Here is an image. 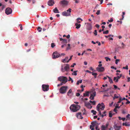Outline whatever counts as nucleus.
<instances>
[{
	"instance_id": "nucleus-1",
	"label": "nucleus",
	"mask_w": 130,
	"mask_h": 130,
	"mask_svg": "<svg viewBox=\"0 0 130 130\" xmlns=\"http://www.w3.org/2000/svg\"><path fill=\"white\" fill-rule=\"evenodd\" d=\"M80 107L78 105H72L70 107V110L73 112H76L80 108Z\"/></svg>"
},
{
	"instance_id": "nucleus-2",
	"label": "nucleus",
	"mask_w": 130,
	"mask_h": 130,
	"mask_svg": "<svg viewBox=\"0 0 130 130\" xmlns=\"http://www.w3.org/2000/svg\"><path fill=\"white\" fill-rule=\"evenodd\" d=\"M68 87L63 86L61 87L59 89V92L61 94H64L66 92Z\"/></svg>"
},
{
	"instance_id": "nucleus-3",
	"label": "nucleus",
	"mask_w": 130,
	"mask_h": 130,
	"mask_svg": "<svg viewBox=\"0 0 130 130\" xmlns=\"http://www.w3.org/2000/svg\"><path fill=\"white\" fill-rule=\"evenodd\" d=\"M71 8H69L66 11H64L62 13V14L64 16H69L70 15L71 10Z\"/></svg>"
},
{
	"instance_id": "nucleus-4",
	"label": "nucleus",
	"mask_w": 130,
	"mask_h": 130,
	"mask_svg": "<svg viewBox=\"0 0 130 130\" xmlns=\"http://www.w3.org/2000/svg\"><path fill=\"white\" fill-rule=\"evenodd\" d=\"M61 55H60V54H59L58 52L57 51H55L54 52L53 54V58L55 59L59 57L60 56H61Z\"/></svg>"
},
{
	"instance_id": "nucleus-5",
	"label": "nucleus",
	"mask_w": 130,
	"mask_h": 130,
	"mask_svg": "<svg viewBox=\"0 0 130 130\" xmlns=\"http://www.w3.org/2000/svg\"><path fill=\"white\" fill-rule=\"evenodd\" d=\"M69 3V2L67 1L63 0L60 2V4L62 5V6H66Z\"/></svg>"
},
{
	"instance_id": "nucleus-6",
	"label": "nucleus",
	"mask_w": 130,
	"mask_h": 130,
	"mask_svg": "<svg viewBox=\"0 0 130 130\" xmlns=\"http://www.w3.org/2000/svg\"><path fill=\"white\" fill-rule=\"evenodd\" d=\"M12 11V9L10 8H7L5 10V13L7 15L11 14Z\"/></svg>"
},
{
	"instance_id": "nucleus-7",
	"label": "nucleus",
	"mask_w": 130,
	"mask_h": 130,
	"mask_svg": "<svg viewBox=\"0 0 130 130\" xmlns=\"http://www.w3.org/2000/svg\"><path fill=\"white\" fill-rule=\"evenodd\" d=\"M49 86L45 85H43L42 87L43 90L44 91H47L49 89Z\"/></svg>"
},
{
	"instance_id": "nucleus-8",
	"label": "nucleus",
	"mask_w": 130,
	"mask_h": 130,
	"mask_svg": "<svg viewBox=\"0 0 130 130\" xmlns=\"http://www.w3.org/2000/svg\"><path fill=\"white\" fill-rule=\"evenodd\" d=\"M122 74H121L119 76H117L116 77H114L113 78V80L115 82H118V79L120 78L122 76Z\"/></svg>"
},
{
	"instance_id": "nucleus-9",
	"label": "nucleus",
	"mask_w": 130,
	"mask_h": 130,
	"mask_svg": "<svg viewBox=\"0 0 130 130\" xmlns=\"http://www.w3.org/2000/svg\"><path fill=\"white\" fill-rule=\"evenodd\" d=\"M96 70L99 72H103L104 71V68L103 67H97L96 68Z\"/></svg>"
},
{
	"instance_id": "nucleus-10",
	"label": "nucleus",
	"mask_w": 130,
	"mask_h": 130,
	"mask_svg": "<svg viewBox=\"0 0 130 130\" xmlns=\"http://www.w3.org/2000/svg\"><path fill=\"white\" fill-rule=\"evenodd\" d=\"M101 105L100 104H99L96 106V109L99 112V114L101 115L102 113L101 111L100 110V107Z\"/></svg>"
},
{
	"instance_id": "nucleus-11",
	"label": "nucleus",
	"mask_w": 130,
	"mask_h": 130,
	"mask_svg": "<svg viewBox=\"0 0 130 130\" xmlns=\"http://www.w3.org/2000/svg\"><path fill=\"white\" fill-rule=\"evenodd\" d=\"M67 94L69 96H71L73 94L71 89H70L67 93Z\"/></svg>"
},
{
	"instance_id": "nucleus-12",
	"label": "nucleus",
	"mask_w": 130,
	"mask_h": 130,
	"mask_svg": "<svg viewBox=\"0 0 130 130\" xmlns=\"http://www.w3.org/2000/svg\"><path fill=\"white\" fill-rule=\"evenodd\" d=\"M54 3V0H50L48 2V4L50 6H53Z\"/></svg>"
},
{
	"instance_id": "nucleus-13",
	"label": "nucleus",
	"mask_w": 130,
	"mask_h": 130,
	"mask_svg": "<svg viewBox=\"0 0 130 130\" xmlns=\"http://www.w3.org/2000/svg\"><path fill=\"white\" fill-rule=\"evenodd\" d=\"M68 81L66 77L63 76L61 82L63 84L66 83Z\"/></svg>"
},
{
	"instance_id": "nucleus-14",
	"label": "nucleus",
	"mask_w": 130,
	"mask_h": 130,
	"mask_svg": "<svg viewBox=\"0 0 130 130\" xmlns=\"http://www.w3.org/2000/svg\"><path fill=\"white\" fill-rule=\"evenodd\" d=\"M76 117L77 118L79 119H82L83 117H82L81 113V112H79L76 115Z\"/></svg>"
},
{
	"instance_id": "nucleus-15",
	"label": "nucleus",
	"mask_w": 130,
	"mask_h": 130,
	"mask_svg": "<svg viewBox=\"0 0 130 130\" xmlns=\"http://www.w3.org/2000/svg\"><path fill=\"white\" fill-rule=\"evenodd\" d=\"M87 29L89 30H91L92 29L91 24L89 23H87Z\"/></svg>"
},
{
	"instance_id": "nucleus-16",
	"label": "nucleus",
	"mask_w": 130,
	"mask_h": 130,
	"mask_svg": "<svg viewBox=\"0 0 130 130\" xmlns=\"http://www.w3.org/2000/svg\"><path fill=\"white\" fill-rule=\"evenodd\" d=\"M60 40V41H62L61 43H67V40L66 39H63L61 38H59Z\"/></svg>"
},
{
	"instance_id": "nucleus-17",
	"label": "nucleus",
	"mask_w": 130,
	"mask_h": 130,
	"mask_svg": "<svg viewBox=\"0 0 130 130\" xmlns=\"http://www.w3.org/2000/svg\"><path fill=\"white\" fill-rule=\"evenodd\" d=\"M85 105L89 109H91L92 107V106L91 105V104L89 103H86Z\"/></svg>"
},
{
	"instance_id": "nucleus-18",
	"label": "nucleus",
	"mask_w": 130,
	"mask_h": 130,
	"mask_svg": "<svg viewBox=\"0 0 130 130\" xmlns=\"http://www.w3.org/2000/svg\"><path fill=\"white\" fill-rule=\"evenodd\" d=\"M69 66L68 64H66L65 66L64 67L65 71H68L69 69Z\"/></svg>"
},
{
	"instance_id": "nucleus-19",
	"label": "nucleus",
	"mask_w": 130,
	"mask_h": 130,
	"mask_svg": "<svg viewBox=\"0 0 130 130\" xmlns=\"http://www.w3.org/2000/svg\"><path fill=\"white\" fill-rule=\"evenodd\" d=\"M100 104L101 105V106H100V109L101 110H103L105 108V106L104 105V104L103 103H102L101 104Z\"/></svg>"
},
{
	"instance_id": "nucleus-20",
	"label": "nucleus",
	"mask_w": 130,
	"mask_h": 130,
	"mask_svg": "<svg viewBox=\"0 0 130 130\" xmlns=\"http://www.w3.org/2000/svg\"><path fill=\"white\" fill-rule=\"evenodd\" d=\"M53 12L55 13H59V10L57 7L55 8V9L53 10Z\"/></svg>"
},
{
	"instance_id": "nucleus-21",
	"label": "nucleus",
	"mask_w": 130,
	"mask_h": 130,
	"mask_svg": "<svg viewBox=\"0 0 130 130\" xmlns=\"http://www.w3.org/2000/svg\"><path fill=\"white\" fill-rule=\"evenodd\" d=\"M114 127L115 130H119L121 127L120 126H117L116 125H115Z\"/></svg>"
},
{
	"instance_id": "nucleus-22",
	"label": "nucleus",
	"mask_w": 130,
	"mask_h": 130,
	"mask_svg": "<svg viewBox=\"0 0 130 130\" xmlns=\"http://www.w3.org/2000/svg\"><path fill=\"white\" fill-rule=\"evenodd\" d=\"M75 26H76V28L77 29H78L79 28H80L81 26V25L80 24H78V23H76L75 24Z\"/></svg>"
},
{
	"instance_id": "nucleus-23",
	"label": "nucleus",
	"mask_w": 130,
	"mask_h": 130,
	"mask_svg": "<svg viewBox=\"0 0 130 130\" xmlns=\"http://www.w3.org/2000/svg\"><path fill=\"white\" fill-rule=\"evenodd\" d=\"M68 59V57H66L64 59H62V62L63 63H65L66 62V60H67Z\"/></svg>"
},
{
	"instance_id": "nucleus-24",
	"label": "nucleus",
	"mask_w": 130,
	"mask_h": 130,
	"mask_svg": "<svg viewBox=\"0 0 130 130\" xmlns=\"http://www.w3.org/2000/svg\"><path fill=\"white\" fill-rule=\"evenodd\" d=\"M77 22L78 23H80L81 22V21H79L80 20H81V21H82V20L80 18H78L77 19Z\"/></svg>"
},
{
	"instance_id": "nucleus-25",
	"label": "nucleus",
	"mask_w": 130,
	"mask_h": 130,
	"mask_svg": "<svg viewBox=\"0 0 130 130\" xmlns=\"http://www.w3.org/2000/svg\"><path fill=\"white\" fill-rule=\"evenodd\" d=\"M107 76L108 77L109 79V82L110 83H113L112 79L109 76Z\"/></svg>"
},
{
	"instance_id": "nucleus-26",
	"label": "nucleus",
	"mask_w": 130,
	"mask_h": 130,
	"mask_svg": "<svg viewBox=\"0 0 130 130\" xmlns=\"http://www.w3.org/2000/svg\"><path fill=\"white\" fill-rule=\"evenodd\" d=\"M84 96H89V92L88 91L87 92L85 93H84L83 94Z\"/></svg>"
},
{
	"instance_id": "nucleus-27",
	"label": "nucleus",
	"mask_w": 130,
	"mask_h": 130,
	"mask_svg": "<svg viewBox=\"0 0 130 130\" xmlns=\"http://www.w3.org/2000/svg\"><path fill=\"white\" fill-rule=\"evenodd\" d=\"M112 111H110L109 112V117L111 118L112 117Z\"/></svg>"
},
{
	"instance_id": "nucleus-28",
	"label": "nucleus",
	"mask_w": 130,
	"mask_h": 130,
	"mask_svg": "<svg viewBox=\"0 0 130 130\" xmlns=\"http://www.w3.org/2000/svg\"><path fill=\"white\" fill-rule=\"evenodd\" d=\"M92 125V126L94 127L96 125V121L94 122L91 123Z\"/></svg>"
},
{
	"instance_id": "nucleus-29",
	"label": "nucleus",
	"mask_w": 130,
	"mask_h": 130,
	"mask_svg": "<svg viewBox=\"0 0 130 130\" xmlns=\"http://www.w3.org/2000/svg\"><path fill=\"white\" fill-rule=\"evenodd\" d=\"M68 47H67V48H66V50H69L71 48V47H70V44H68Z\"/></svg>"
},
{
	"instance_id": "nucleus-30",
	"label": "nucleus",
	"mask_w": 130,
	"mask_h": 130,
	"mask_svg": "<svg viewBox=\"0 0 130 130\" xmlns=\"http://www.w3.org/2000/svg\"><path fill=\"white\" fill-rule=\"evenodd\" d=\"M63 76H60L58 78V80L59 81L62 82L63 78Z\"/></svg>"
},
{
	"instance_id": "nucleus-31",
	"label": "nucleus",
	"mask_w": 130,
	"mask_h": 130,
	"mask_svg": "<svg viewBox=\"0 0 130 130\" xmlns=\"http://www.w3.org/2000/svg\"><path fill=\"white\" fill-rule=\"evenodd\" d=\"M77 71H74L73 73H72V75H77Z\"/></svg>"
},
{
	"instance_id": "nucleus-32",
	"label": "nucleus",
	"mask_w": 130,
	"mask_h": 130,
	"mask_svg": "<svg viewBox=\"0 0 130 130\" xmlns=\"http://www.w3.org/2000/svg\"><path fill=\"white\" fill-rule=\"evenodd\" d=\"M82 82V80H78L77 83H76V85H78L79 83H81Z\"/></svg>"
},
{
	"instance_id": "nucleus-33",
	"label": "nucleus",
	"mask_w": 130,
	"mask_h": 130,
	"mask_svg": "<svg viewBox=\"0 0 130 130\" xmlns=\"http://www.w3.org/2000/svg\"><path fill=\"white\" fill-rule=\"evenodd\" d=\"M89 102L92 104L93 105H95L96 103V102L95 101H92L91 100H90L89 101Z\"/></svg>"
},
{
	"instance_id": "nucleus-34",
	"label": "nucleus",
	"mask_w": 130,
	"mask_h": 130,
	"mask_svg": "<svg viewBox=\"0 0 130 130\" xmlns=\"http://www.w3.org/2000/svg\"><path fill=\"white\" fill-rule=\"evenodd\" d=\"M42 28L40 27H38L37 28V30L39 32H40L41 31Z\"/></svg>"
},
{
	"instance_id": "nucleus-35",
	"label": "nucleus",
	"mask_w": 130,
	"mask_h": 130,
	"mask_svg": "<svg viewBox=\"0 0 130 130\" xmlns=\"http://www.w3.org/2000/svg\"><path fill=\"white\" fill-rule=\"evenodd\" d=\"M109 33V31L108 30H107L106 31H104L103 32V33L104 34H107Z\"/></svg>"
},
{
	"instance_id": "nucleus-36",
	"label": "nucleus",
	"mask_w": 130,
	"mask_h": 130,
	"mask_svg": "<svg viewBox=\"0 0 130 130\" xmlns=\"http://www.w3.org/2000/svg\"><path fill=\"white\" fill-rule=\"evenodd\" d=\"M91 112L93 113V114L94 115H95L96 114V112L93 110H92L91 111Z\"/></svg>"
},
{
	"instance_id": "nucleus-37",
	"label": "nucleus",
	"mask_w": 130,
	"mask_h": 130,
	"mask_svg": "<svg viewBox=\"0 0 130 130\" xmlns=\"http://www.w3.org/2000/svg\"><path fill=\"white\" fill-rule=\"evenodd\" d=\"M69 80H68L69 81H71V82L72 83H73V80L72 79V78L70 77H69Z\"/></svg>"
},
{
	"instance_id": "nucleus-38",
	"label": "nucleus",
	"mask_w": 130,
	"mask_h": 130,
	"mask_svg": "<svg viewBox=\"0 0 130 130\" xmlns=\"http://www.w3.org/2000/svg\"><path fill=\"white\" fill-rule=\"evenodd\" d=\"M105 58L106 59V61H110L111 60L110 59L107 57H105Z\"/></svg>"
},
{
	"instance_id": "nucleus-39",
	"label": "nucleus",
	"mask_w": 130,
	"mask_h": 130,
	"mask_svg": "<svg viewBox=\"0 0 130 130\" xmlns=\"http://www.w3.org/2000/svg\"><path fill=\"white\" fill-rule=\"evenodd\" d=\"M96 93L95 91H94L92 94H91L90 95H92L93 97H94L96 95Z\"/></svg>"
},
{
	"instance_id": "nucleus-40",
	"label": "nucleus",
	"mask_w": 130,
	"mask_h": 130,
	"mask_svg": "<svg viewBox=\"0 0 130 130\" xmlns=\"http://www.w3.org/2000/svg\"><path fill=\"white\" fill-rule=\"evenodd\" d=\"M55 46V44L54 43H52L51 44V47L52 48H54Z\"/></svg>"
},
{
	"instance_id": "nucleus-41",
	"label": "nucleus",
	"mask_w": 130,
	"mask_h": 130,
	"mask_svg": "<svg viewBox=\"0 0 130 130\" xmlns=\"http://www.w3.org/2000/svg\"><path fill=\"white\" fill-rule=\"evenodd\" d=\"M127 111L125 109H123L122 110V113L123 114H125L126 113Z\"/></svg>"
},
{
	"instance_id": "nucleus-42",
	"label": "nucleus",
	"mask_w": 130,
	"mask_h": 130,
	"mask_svg": "<svg viewBox=\"0 0 130 130\" xmlns=\"http://www.w3.org/2000/svg\"><path fill=\"white\" fill-rule=\"evenodd\" d=\"M92 75H94L95 78H96V76L97 75V74L96 73H92Z\"/></svg>"
},
{
	"instance_id": "nucleus-43",
	"label": "nucleus",
	"mask_w": 130,
	"mask_h": 130,
	"mask_svg": "<svg viewBox=\"0 0 130 130\" xmlns=\"http://www.w3.org/2000/svg\"><path fill=\"white\" fill-rule=\"evenodd\" d=\"M94 97H93L92 95H90V99L91 100H93L94 99Z\"/></svg>"
},
{
	"instance_id": "nucleus-44",
	"label": "nucleus",
	"mask_w": 130,
	"mask_h": 130,
	"mask_svg": "<svg viewBox=\"0 0 130 130\" xmlns=\"http://www.w3.org/2000/svg\"><path fill=\"white\" fill-rule=\"evenodd\" d=\"M119 104H117L116 105V106L115 107V108H119L120 107V106H119Z\"/></svg>"
},
{
	"instance_id": "nucleus-45",
	"label": "nucleus",
	"mask_w": 130,
	"mask_h": 130,
	"mask_svg": "<svg viewBox=\"0 0 130 130\" xmlns=\"http://www.w3.org/2000/svg\"><path fill=\"white\" fill-rule=\"evenodd\" d=\"M125 14V12H122V18L121 19H120V20H123L124 18V15Z\"/></svg>"
},
{
	"instance_id": "nucleus-46",
	"label": "nucleus",
	"mask_w": 130,
	"mask_h": 130,
	"mask_svg": "<svg viewBox=\"0 0 130 130\" xmlns=\"http://www.w3.org/2000/svg\"><path fill=\"white\" fill-rule=\"evenodd\" d=\"M61 70L62 72H65L64 69H63V66H61Z\"/></svg>"
},
{
	"instance_id": "nucleus-47",
	"label": "nucleus",
	"mask_w": 130,
	"mask_h": 130,
	"mask_svg": "<svg viewBox=\"0 0 130 130\" xmlns=\"http://www.w3.org/2000/svg\"><path fill=\"white\" fill-rule=\"evenodd\" d=\"M94 127H93L91 125H90V128L91 129V130H94Z\"/></svg>"
},
{
	"instance_id": "nucleus-48",
	"label": "nucleus",
	"mask_w": 130,
	"mask_h": 130,
	"mask_svg": "<svg viewBox=\"0 0 130 130\" xmlns=\"http://www.w3.org/2000/svg\"><path fill=\"white\" fill-rule=\"evenodd\" d=\"M120 61L119 59H117L115 61V63L116 64H117L118 63V62L119 61Z\"/></svg>"
},
{
	"instance_id": "nucleus-49",
	"label": "nucleus",
	"mask_w": 130,
	"mask_h": 130,
	"mask_svg": "<svg viewBox=\"0 0 130 130\" xmlns=\"http://www.w3.org/2000/svg\"><path fill=\"white\" fill-rule=\"evenodd\" d=\"M100 10H98L96 14L98 15L100 14Z\"/></svg>"
},
{
	"instance_id": "nucleus-50",
	"label": "nucleus",
	"mask_w": 130,
	"mask_h": 130,
	"mask_svg": "<svg viewBox=\"0 0 130 130\" xmlns=\"http://www.w3.org/2000/svg\"><path fill=\"white\" fill-rule=\"evenodd\" d=\"M122 101V98H120L119 99V101L118 102V104L120 103Z\"/></svg>"
},
{
	"instance_id": "nucleus-51",
	"label": "nucleus",
	"mask_w": 130,
	"mask_h": 130,
	"mask_svg": "<svg viewBox=\"0 0 130 130\" xmlns=\"http://www.w3.org/2000/svg\"><path fill=\"white\" fill-rule=\"evenodd\" d=\"M72 56H72H72H70V58L68 60V61H67L66 62H67V63H68V62H69V61L70 60H71V59H72Z\"/></svg>"
},
{
	"instance_id": "nucleus-52",
	"label": "nucleus",
	"mask_w": 130,
	"mask_h": 130,
	"mask_svg": "<svg viewBox=\"0 0 130 130\" xmlns=\"http://www.w3.org/2000/svg\"><path fill=\"white\" fill-rule=\"evenodd\" d=\"M123 69H125L127 70L128 69V66L127 65L125 67H123Z\"/></svg>"
},
{
	"instance_id": "nucleus-53",
	"label": "nucleus",
	"mask_w": 130,
	"mask_h": 130,
	"mask_svg": "<svg viewBox=\"0 0 130 130\" xmlns=\"http://www.w3.org/2000/svg\"><path fill=\"white\" fill-rule=\"evenodd\" d=\"M108 21L110 22H111L113 21V19L112 18H111L110 20H108Z\"/></svg>"
},
{
	"instance_id": "nucleus-54",
	"label": "nucleus",
	"mask_w": 130,
	"mask_h": 130,
	"mask_svg": "<svg viewBox=\"0 0 130 130\" xmlns=\"http://www.w3.org/2000/svg\"><path fill=\"white\" fill-rule=\"evenodd\" d=\"M122 125L123 126H128V125H127L126 123H123L122 124Z\"/></svg>"
},
{
	"instance_id": "nucleus-55",
	"label": "nucleus",
	"mask_w": 130,
	"mask_h": 130,
	"mask_svg": "<svg viewBox=\"0 0 130 130\" xmlns=\"http://www.w3.org/2000/svg\"><path fill=\"white\" fill-rule=\"evenodd\" d=\"M98 125H96L95 127V129L96 130H100L99 128H98Z\"/></svg>"
},
{
	"instance_id": "nucleus-56",
	"label": "nucleus",
	"mask_w": 130,
	"mask_h": 130,
	"mask_svg": "<svg viewBox=\"0 0 130 130\" xmlns=\"http://www.w3.org/2000/svg\"><path fill=\"white\" fill-rule=\"evenodd\" d=\"M76 65V64L75 63H74L73 64L71 65V67H73L75 65Z\"/></svg>"
},
{
	"instance_id": "nucleus-57",
	"label": "nucleus",
	"mask_w": 130,
	"mask_h": 130,
	"mask_svg": "<svg viewBox=\"0 0 130 130\" xmlns=\"http://www.w3.org/2000/svg\"><path fill=\"white\" fill-rule=\"evenodd\" d=\"M122 46H121V48H124V47L125 45L123 43H122Z\"/></svg>"
},
{
	"instance_id": "nucleus-58",
	"label": "nucleus",
	"mask_w": 130,
	"mask_h": 130,
	"mask_svg": "<svg viewBox=\"0 0 130 130\" xmlns=\"http://www.w3.org/2000/svg\"><path fill=\"white\" fill-rule=\"evenodd\" d=\"M63 84V83H62L61 82V83L60 84H59L57 85V86L58 87L60 86H61Z\"/></svg>"
},
{
	"instance_id": "nucleus-59",
	"label": "nucleus",
	"mask_w": 130,
	"mask_h": 130,
	"mask_svg": "<svg viewBox=\"0 0 130 130\" xmlns=\"http://www.w3.org/2000/svg\"><path fill=\"white\" fill-rule=\"evenodd\" d=\"M20 30H22L23 29L22 26L21 24H20Z\"/></svg>"
},
{
	"instance_id": "nucleus-60",
	"label": "nucleus",
	"mask_w": 130,
	"mask_h": 130,
	"mask_svg": "<svg viewBox=\"0 0 130 130\" xmlns=\"http://www.w3.org/2000/svg\"><path fill=\"white\" fill-rule=\"evenodd\" d=\"M76 95L77 96H78L80 95V94L79 93H76Z\"/></svg>"
},
{
	"instance_id": "nucleus-61",
	"label": "nucleus",
	"mask_w": 130,
	"mask_h": 130,
	"mask_svg": "<svg viewBox=\"0 0 130 130\" xmlns=\"http://www.w3.org/2000/svg\"><path fill=\"white\" fill-rule=\"evenodd\" d=\"M117 109L115 108L113 110V111L114 112H116V113H117Z\"/></svg>"
},
{
	"instance_id": "nucleus-62",
	"label": "nucleus",
	"mask_w": 130,
	"mask_h": 130,
	"mask_svg": "<svg viewBox=\"0 0 130 130\" xmlns=\"http://www.w3.org/2000/svg\"><path fill=\"white\" fill-rule=\"evenodd\" d=\"M66 37L67 38L69 39L70 37V36L69 35H68L67 36H66Z\"/></svg>"
},
{
	"instance_id": "nucleus-63",
	"label": "nucleus",
	"mask_w": 130,
	"mask_h": 130,
	"mask_svg": "<svg viewBox=\"0 0 130 130\" xmlns=\"http://www.w3.org/2000/svg\"><path fill=\"white\" fill-rule=\"evenodd\" d=\"M95 26L97 28H99L100 26L98 24H96L95 25Z\"/></svg>"
},
{
	"instance_id": "nucleus-64",
	"label": "nucleus",
	"mask_w": 130,
	"mask_h": 130,
	"mask_svg": "<svg viewBox=\"0 0 130 130\" xmlns=\"http://www.w3.org/2000/svg\"><path fill=\"white\" fill-rule=\"evenodd\" d=\"M130 116V115L129 114H128L126 116V118H129V116Z\"/></svg>"
}]
</instances>
